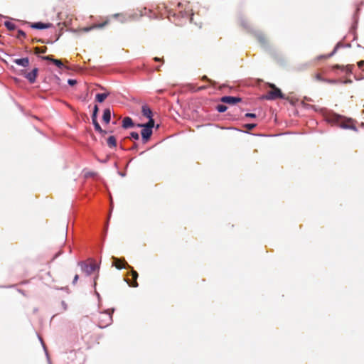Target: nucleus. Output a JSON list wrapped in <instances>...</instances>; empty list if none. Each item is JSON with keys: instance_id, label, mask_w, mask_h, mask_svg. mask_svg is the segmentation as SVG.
<instances>
[{"instance_id": "nucleus-25", "label": "nucleus", "mask_w": 364, "mask_h": 364, "mask_svg": "<svg viewBox=\"0 0 364 364\" xmlns=\"http://www.w3.org/2000/svg\"><path fill=\"white\" fill-rule=\"evenodd\" d=\"M191 90L193 92H198L200 90H205L207 88V86H205V85H203V86L198 87L197 88H195L193 85H191Z\"/></svg>"}, {"instance_id": "nucleus-8", "label": "nucleus", "mask_w": 364, "mask_h": 364, "mask_svg": "<svg viewBox=\"0 0 364 364\" xmlns=\"http://www.w3.org/2000/svg\"><path fill=\"white\" fill-rule=\"evenodd\" d=\"M220 101L223 103L230 105H235L242 101L240 97H232V96H224L220 99Z\"/></svg>"}, {"instance_id": "nucleus-20", "label": "nucleus", "mask_w": 364, "mask_h": 364, "mask_svg": "<svg viewBox=\"0 0 364 364\" xmlns=\"http://www.w3.org/2000/svg\"><path fill=\"white\" fill-rule=\"evenodd\" d=\"M86 268V272H87L88 274H90L99 267L95 263H92L90 265L87 266Z\"/></svg>"}, {"instance_id": "nucleus-34", "label": "nucleus", "mask_w": 364, "mask_h": 364, "mask_svg": "<svg viewBox=\"0 0 364 364\" xmlns=\"http://www.w3.org/2000/svg\"><path fill=\"white\" fill-rule=\"evenodd\" d=\"M315 78H316L317 80H319V81H322V80H323V78H322V77H321V74H319V73L316 74V75H315Z\"/></svg>"}, {"instance_id": "nucleus-37", "label": "nucleus", "mask_w": 364, "mask_h": 364, "mask_svg": "<svg viewBox=\"0 0 364 364\" xmlns=\"http://www.w3.org/2000/svg\"><path fill=\"white\" fill-rule=\"evenodd\" d=\"M364 65V60H360L358 62V66L361 68Z\"/></svg>"}, {"instance_id": "nucleus-36", "label": "nucleus", "mask_w": 364, "mask_h": 364, "mask_svg": "<svg viewBox=\"0 0 364 364\" xmlns=\"http://www.w3.org/2000/svg\"><path fill=\"white\" fill-rule=\"evenodd\" d=\"M78 278H79V276L78 274H75L74 278H73V284H75L78 280Z\"/></svg>"}, {"instance_id": "nucleus-35", "label": "nucleus", "mask_w": 364, "mask_h": 364, "mask_svg": "<svg viewBox=\"0 0 364 364\" xmlns=\"http://www.w3.org/2000/svg\"><path fill=\"white\" fill-rule=\"evenodd\" d=\"M245 116H246V117H251V118H255V117H256V115H255V114H254V113H247V114H245Z\"/></svg>"}, {"instance_id": "nucleus-2", "label": "nucleus", "mask_w": 364, "mask_h": 364, "mask_svg": "<svg viewBox=\"0 0 364 364\" xmlns=\"http://www.w3.org/2000/svg\"><path fill=\"white\" fill-rule=\"evenodd\" d=\"M98 326L100 328H105L112 322V316L109 312L100 313L98 316Z\"/></svg>"}, {"instance_id": "nucleus-13", "label": "nucleus", "mask_w": 364, "mask_h": 364, "mask_svg": "<svg viewBox=\"0 0 364 364\" xmlns=\"http://www.w3.org/2000/svg\"><path fill=\"white\" fill-rule=\"evenodd\" d=\"M108 23V21H105L102 23L94 24L90 27H85L82 28L85 32H88L94 28H102Z\"/></svg>"}, {"instance_id": "nucleus-11", "label": "nucleus", "mask_w": 364, "mask_h": 364, "mask_svg": "<svg viewBox=\"0 0 364 364\" xmlns=\"http://www.w3.org/2000/svg\"><path fill=\"white\" fill-rule=\"evenodd\" d=\"M31 28H36V29H44V28H48L52 26L51 23H44L41 22H37V23H33L31 25Z\"/></svg>"}, {"instance_id": "nucleus-12", "label": "nucleus", "mask_w": 364, "mask_h": 364, "mask_svg": "<svg viewBox=\"0 0 364 364\" xmlns=\"http://www.w3.org/2000/svg\"><path fill=\"white\" fill-rule=\"evenodd\" d=\"M14 62L20 66L28 67L29 65V59L28 58L15 59Z\"/></svg>"}, {"instance_id": "nucleus-28", "label": "nucleus", "mask_w": 364, "mask_h": 364, "mask_svg": "<svg viewBox=\"0 0 364 364\" xmlns=\"http://www.w3.org/2000/svg\"><path fill=\"white\" fill-rule=\"evenodd\" d=\"M25 37H26V33L24 31H23L22 30H18V34H17V38H25Z\"/></svg>"}, {"instance_id": "nucleus-26", "label": "nucleus", "mask_w": 364, "mask_h": 364, "mask_svg": "<svg viewBox=\"0 0 364 364\" xmlns=\"http://www.w3.org/2000/svg\"><path fill=\"white\" fill-rule=\"evenodd\" d=\"M53 63H54L56 66L61 68L63 66V64L60 60L55 59L53 60Z\"/></svg>"}, {"instance_id": "nucleus-1", "label": "nucleus", "mask_w": 364, "mask_h": 364, "mask_svg": "<svg viewBox=\"0 0 364 364\" xmlns=\"http://www.w3.org/2000/svg\"><path fill=\"white\" fill-rule=\"evenodd\" d=\"M269 87L272 88V90L269 91L265 96H263V99L274 100L284 98V95L281 90L277 87L274 84H269Z\"/></svg>"}, {"instance_id": "nucleus-6", "label": "nucleus", "mask_w": 364, "mask_h": 364, "mask_svg": "<svg viewBox=\"0 0 364 364\" xmlns=\"http://www.w3.org/2000/svg\"><path fill=\"white\" fill-rule=\"evenodd\" d=\"M98 110L99 109H98L97 105H95L94 109H93V113L92 115V124L95 127V130L98 132H102V129L101 128L100 124L98 123L97 118Z\"/></svg>"}, {"instance_id": "nucleus-7", "label": "nucleus", "mask_w": 364, "mask_h": 364, "mask_svg": "<svg viewBox=\"0 0 364 364\" xmlns=\"http://www.w3.org/2000/svg\"><path fill=\"white\" fill-rule=\"evenodd\" d=\"M141 127L142 128L141 132L142 141L144 144H146L152 135V129H150L146 127Z\"/></svg>"}, {"instance_id": "nucleus-5", "label": "nucleus", "mask_w": 364, "mask_h": 364, "mask_svg": "<svg viewBox=\"0 0 364 364\" xmlns=\"http://www.w3.org/2000/svg\"><path fill=\"white\" fill-rule=\"evenodd\" d=\"M112 259H113L112 265L118 269L127 268V267L131 268L124 259H119L114 257H112Z\"/></svg>"}, {"instance_id": "nucleus-4", "label": "nucleus", "mask_w": 364, "mask_h": 364, "mask_svg": "<svg viewBox=\"0 0 364 364\" xmlns=\"http://www.w3.org/2000/svg\"><path fill=\"white\" fill-rule=\"evenodd\" d=\"M129 276H131L132 278H127L125 279L127 283L132 287H137L139 286L137 282V278H138V273L136 271L134 270L133 268H132V270L130 273H129Z\"/></svg>"}, {"instance_id": "nucleus-10", "label": "nucleus", "mask_w": 364, "mask_h": 364, "mask_svg": "<svg viewBox=\"0 0 364 364\" xmlns=\"http://www.w3.org/2000/svg\"><path fill=\"white\" fill-rule=\"evenodd\" d=\"M354 65L349 64L347 65H335L333 66V69H340L346 73H350L352 72Z\"/></svg>"}, {"instance_id": "nucleus-17", "label": "nucleus", "mask_w": 364, "mask_h": 364, "mask_svg": "<svg viewBox=\"0 0 364 364\" xmlns=\"http://www.w3.org/2000/svg\"><path fill=\"white\" fill-rule=\"evenodd\" d=\"M109 92L97 94L96 97H95V100L98 102L101 103L105 101V100L109 96Z\"/></svg>"}, {"instance_id": "nucleus-31", "label": "nucleus", "mask_w": 364, "mask_h": 364, "mask_svg": "<svg viewBox=\"0 0 364 364\" xmlns=\"http://www.w3.org/2000/svg\"><path fill=\"white\" fill-rule=\"evenodd\" d=\"M245 127L247 129L251 130V129H254L256 127V124H247L245 125Z\"/></svg>"}, {"instance_id": "nucleus-27", "label": "nucleus", "mask_w": 364, "mask_h": 364, "mask_svg": "<svg viewBox=\"0 0 364 364\" xmlns=\"http://www.w3.org/2000/svg\"><path fill=\"white\" fill-rule=\"evenodd\" d=\"M336 48H334L333 51L332 53H331L330 54L327 55H321V56H319L318 57V59H321V58H331V56L333 55V54L336 53Z\"/></svg>"}, {"instance_id": "nucleus-23", "label": "nucleus", "mask_w": 364, "mask_h": 364, "mask_svg": "<svg viewBox=\"0 0 364 364\" xmlns=\"http://www.w3.org/2000/svg\"><path fill=\"white\" fill-rule=\"evenodd\" d=\"M227 109H228L227 106H225L224 105H218L216 107V109L219 112H224L227 110Z\"/></svg>"}, {"instance_id": "nucleus-15", "label": "nucleus", "mask_w": 364, "mask_h": 364, "mask_svg": "<svg viewBox=\"0 0 364 364\" xmlns=\"http://www.w3.org/2000/svg\"><path fill=\"white\" fill-rule=\"evenodd\" d=\"M110 118H111V111L109 109H105L104 110V113H103V116H102V119L103 121L108 124L109 122H110Z\"/></svg>"}, {"instance_id": "nucleus-38", "label": "nucleus", "mask_w": 364, "mask_h": 364, "mask_svg": "<svg viewBox=\"0 0 364 364\" xmlns=\"http://www.w3.org/2000/svg\"><path fill=\"white\" fill-rule=\"evenodd\" d=\"M154 60L155 61H156V62H159V61H161V58H158V57H155V58H154Z\"/></svg>"}, {"instance_id": "nucleus-41", "label": "nucleus", "mask_w": 364, "mask_h": 364, "mask_svg": "<svg viewBox=\"0 0 364 364\" xmlns=\"http://www.w3.org/2000/svg\"><path fill=\"white\" fill-rule=\"evenodd\" d=\"M38 41L41 42V43H44L43 41H41V40H39Z\"/></svg>"}, {"instance_id": "nucleus-32", "label": "nucleus", "mask_w": 364, "mask_h": 364, "mask_svg": "<svg viewBox=\"0 0 364 364\" xmlns=\"http://www.w3.org/2000/svg\"><path fill=\"white\" fill-rule=\"evenodd\" d=\"M68 82L70 85L73 86V85H75L76 83H77V81L75 80H73V79H69L68 80Z\"/></svg>"}, {"instance_id": "nucleus-14", "label": "nucleus", "mask_w": 364, "mask_h": 364, "mask_svg": "<svg viewBox=\"0 0 364 364\" xmlns=\"http://www.w3.org/2000/svg\"><path fill=\"white\" fill-rule=\"evenodd\" d=\"M133 126H134V123H133L132 119L130 117H126L123 119V120H122V127L123 128L128 129Z\"/></svg>"}, {"instance_id": "nucleus-22", "label": "nucleus", "mask_w": 364, "mask_h": 364, "mask_svg": "<svg viewBox=\"0 0 364 364\" xmlns=\"http://www.w3.org/2000/svg\"><path fill=\"white\" fill-rule=\"evenodd\" d=\"M4 25L10 31H14L16 29V25L12 22L6 21Z\"/></svg>"}, {"instance_id": "nucleus-9", "label": "nucleus", "mask_w": 364, "mask_h": 364, "mask_svg": "<svg viewBox=\"0 0 364 364\" xmlns=\"http://www.w3.org/2000/svg\"><path fill=\"white\" fill-rule=\"evenodd\" d=\"M38 69L33 68L32 71L29 73H26L25 74V77L31 82L34 83L36 82V77L38 75Z\"/></svg>"}, {"instance_id": "nucleus-3", "label": "nucleus", "mask_w": 364, "mask_h": 364, "mask_svg": "<svg viewBox=\"0 0 364 364\" xmlns=\"http://www.w3.org/2000/svg\"><path fill=\"white\" fill-rule=\"evenodd\" d=\"M336 119H337L338 122L339 123L340 127H341L343 129H353V130L356 129L354 122L351 119H341V117L336 116Z\"/></svg>"}, {"instance_id": "nucleus-40", "label": "nucleus", "mask_w": 364, "mask_h": 364, "mask_svg": "<svg viewBox=\"0 0 364 364\" xmlns=\"http://www.w3.org/2000/svg\"><path fill=\"white\" fill-rule=\"evenodd\" d=\"M100 133L102 134V135H105L107 134V132L102 129V132Z\"/></svg>"}, {"instance_id": "nucleus-21", "label": "nucleus", "mask_w": 364, "mask_h": 364, "mask_svg": "<svg viewBox=\"0 0 364 364\" xmlns=\"http://www.w3.org/2000/svg\"><path fill=\"white\" fill-rule=\"evenodd\" d=\"M47 50V47L43 46L41 48L36 47L34 48V53L35 54H39V53H45Z\"/></svg>"}, {"instance_id": "nucleus-18", "label": "nucleus", "mask_w": 364, "mask_h": 364, "mask_svg": "<svg viewBox=\"0 0 364 364\" xmlns=\"http://www.w3.org/2000/svg\"><path fill=\"white\" fill-rule=\"evenodd\" d=\"M149 120L147 123L146 124H139L137 126L138 127H146L150 129H152V128L154 127V120L153 119L152 117H150L149 118Z\"/></svg>"}, {"instance_id": "nucleus-19", "label": "nucleus", "mask_w": 364, "mask_h": 364, "mask_svg": "<svg viewBox=\"0 0 364 364\" xmlns=\"http://www.w3.org/2000/svg\"><path fill=\"white\" fill-rule=\"evenodd\" d=\"M107 143L109 147H115L117 146V140L114 136H110L107 139Z\"/></svg>"}, {"instance_id": "nucleus-29", "label": "nucleus", "mask_w": 364, "mask_h": 364, "mask_svg": "<svg viewBox=\"0 0 364 364\" xmlns=\"http://www.w3.org/2000/svg\"><path fill=\"white\" fill-rule=\"evenodd\" d=\"M130 138H132L135 140H138L139 138V135L137 132H133L130 134Z\"/></svg>"}, {"instance_id": "nucleus-33", "label": "nucleus", "mask_w": 364, "mask_h": 364, "mask_svg": "<svg viewBox=\"0 0 364 364\" xmlns=\"http://www.w3.org/2000/svg\"><path fill=\"white\" fill-rule=\"evenodd\" d=\"M61 305H62V307H63V310H65V311L67 310L68 305H67V304L65 303V301H61Z\"/></svg>"}, {"instance_id": "nucleus-16", "label": "nucleus", "mask_w": 364, "mask_h": 364, "mask_svg": "<svg viewBox=\"0 0 364 364\" xmlns=\"http://www.w3.org/2000/svg\"><path fill=\"white\" fill-rule=\"evenodd\" d=\"M142 114L147 117V118H150V117H152V111L150 109V108L146 105L143 106L142 107Z\"/></svg>"}, {"instance_id": "nucleus-39", "label": "nucleus", "mask_w": 364, "mask_h": 364, "mask_svg": "<svg viewBox=\"0 0 364 364\" xmlns=\"http://www.w3.org/2000/svg\"><path fill=\"white\" fill-rule=\"evenodd\" d=\"M136 148H137V144H136V143H135V144L133 145V146H132V149H136Z\"/></svg>"}, {"instance_id": "nucleus-30", "label": "nucleus", "mask_w": 364, "mask_h": 364, "mask_svg": "<svg viewBox=\"0 0 364 364\" xmlns=\"http://www.w3.org/2000/svg\"><path fill=\"white\" fill-rule=\"evenodd\" d=\"M41 58L43 60H49L52 63H53V60H55V58H53L51 55L43 56Z\"/></svg>"}, {"instance_id": "nucleus-24", "label": "nucleus", "mask_w": 364, "mask_h": 364, "mask_svg": "<svg viewBox=\"0 0 364 364\" xmlns=\"http://www.w3.org/2000/svg\"><path fill=\"white\" fill-rule=\"evenodd\" d=\"M201 80H203V81H207L209 83L211 84V85L213 86H215L216 85V82L209 79L206 75H203L202 77H201Z\"/></svg>"}]
</instances>
